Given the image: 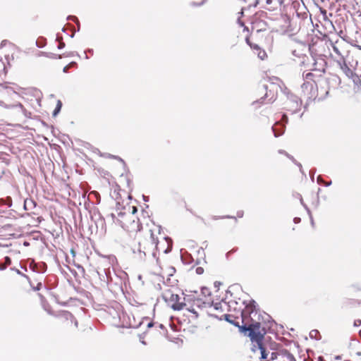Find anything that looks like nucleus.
Segmentation results:
<instances>
[{"label": "nucleus", "instance_id": "obj_12", "mask_svg": "<svg viewBox=\"0 0 361 361\" xmlns=\"http://www.w3.org/2000/svg\"><path fill=\"white\" fill-rule=\"evenodd\" d=\"M245 41L253 51L259 49L260 45L255 40L252 36L246 37Z\"/></svg>", "mask_w": 361, "mask_h": 361}, {"label": "nucleus", "instance_id": "obj_26", "mask_svg": "<svg viewBox=\"0 0 361 361\" xmlns=\"http://www.w3.org/2000/svg\"><path fill=\"white\" fill-rule=\"evenodd\" d=\"M361 325V320L360 319H356L354 322V326H360Z\"/></svg>", "mask_w": 361, "mask_h": 361}, {"label": "nucleus", "instance_id": "obj_11", "mask_svg": "<svg viewBox=\"0 0 361 361\" xmlns=\"http://www.w3.org/2000/svg\"><path fill=\"white\" fill-rule=\"evenodd\" d=\"M283 0H266L264 8L269 11H281Z\"/></svg>", "mask_w": 361, "mask_h": 361}, {"label": "nucleus", "instance_id": "obj_8", "mask_svg": "<svg viewBox=\"0 0 361 361\" xmlns=\"http://www.w3.org/2000/svg\"><path fill=\"white\" fill-rule=\"evenodd\" d=\"M263 361H296L293 355L290 352V349L279 345L275 350L271 353V356L267 359L261 358Z\"/></svg>", "mask_w": 361, "mask_h": 361}, {"label": "nucleus", "instance_id": "obj_22", "mask_svg": "<svg viewBox=\"0 0 361 361\" xmlns=\"http://www.w3.org/2000/svg\"><path fill=\"white\" fill-rule=\"evenodd\" d=\"M281 125L280 123H276L274 126V127H273V131L274 132L275 136H279V134H277V133H276V128H277V127H281Z\"/></svg>", "mask_w": 361, "mask_h": 361}, {"label": "nucleus", "instance_id": "obj_25", "mask_svg": "<svg viewBox=\"0 0 361 361\" xmlns=\"http://www.w3.org/2000/svg\"><path fill=\"white\" fill-rule=\"evenodd\" d=\"M279 153L280 154H284L288 158L290 159L291 160L294 161V158L291 156H290L288 154H287L286 152H283V151H279Z\"/></svg>", "mask_w": 361, "mask_h": 361}, {"label": "nucleus", "instance_id": "obj_20", "mask_svg": "<svg viewBox=\"0 0 361 361\" xmlns=\"http://www.w3.org/2000/svg\"><path fill=\"white\" fill-rule=\"evenodd\" d=\"M61 106H62V104H61V101H58L56 107L54 111V116L56 115L60 111Z\"/></svg>", "mask_w": 361, "mask_h": 361}, {"label": "nucleus", "instance_id": "obj_6", "mask_svg": "<svg viewBox=\"0 0 361 361\" xmlns=\"http://www.w3.org/2000/svg\"><path fill=\"white\" fill-rule=\"evenodd\" d=\"M228 309V304L224 301H220L214 304L213 302H208L205 316L207 315L211 317H214L218 319H225L227 322L239 326V322L229 320V316L225 312Z\"/></svg>", "mask_w": 361, "mask_h": 361}, {"label": "nucleus", "instance_id": "obj_7", "mask_svg": "<svg viewBox=\"0 0 361 361\" xmlns=\"http://www.w3.org/2000/svg\"><path fill=\"white\" fill-rule=\"evenodd\" d=\"M184 300V310L195 314V317L205 316L209 301H204L201 298H195L188 296L183 298Z\"/></svg>", "mask_w": 361, "mask_h": 361}, {"label": "nucleus", "instance_id": "obj_15", "mask_svg": "<svg viewBox=\"0 0 361 361\" xmlns=\"http://www.w3.org/2000/svg\"><path fill=\"white\" fill-rule=\"evenodd\" d=\"M341 69L347 77L349 78H353L355 73L346 64L342 66Z\"/></svg>", "mask_w": 361, "mask_h": 361}, {"label": "nucleus", "instance_id": "obj_34", "mask_svg": "<svg viewBox=\"0 0 361 361\" xmlns=\"http://www.w3.org/2000/svg\"><path fill=\"white\" fill-rule=\"evenodd\" d=\"M239 13L242 16L243 14V9H241V11L239 12Z\"/></svg>", "mask_w": 361, "mask_h": 361}, {"label": "nucleus", "instance_id": "obj_33", "mask_svg": "<svg viewBox=\"0 0 361 361\" xmlns=\"http://www.w3.org/2000/svg\"><path fill=\"white\" fill-rule=\"evenodd\" d=\"M213 219L215 220H217V219H219L220 217L219 216H214Z\"/></svg>", "mask_w": 361, "mask_h": 361}, {"label": "nucleus", "instance_id": "obj_4", "mask_svg": "<svg viewBox=\"0 0 361 361\" xmlns=\"http://www.w3.org/2000/svg\"><path fill=\"white\" fill-rule=\"evenodd\" d=\"M117 221L127 233L129 240L144 230L140 219L135 214H130V212L119 213Z\"/></svg>", "mask_w": 361, "mask_h": 361}, {"label": "nucleus", "instance_id": "obj_31", "mask_svg": "<svg viewBox=\"0 0 361 361\" xmlns=\"http://www.w3.org/2000/svg\"><path fill=\"white\" fill-rule=\"evenodd\" d=\"M238 23H240V25L241 26H243V25H244V23H243V22H241V21H240V17H238Z\"/></svg>", "mask_w": 361, "mask_h": 361}, {"label": "nucleus", "instance_id": "obj_14", "mask_svg": "<svg viewBox=\"0 0 361 361\" xmlns=\"http://www.w3.org/2000/svg\"><path fill=\"white\" fill-rule=\"evenodd\" d=\"M12 263V260L10 257L6 256L4 257V262H0V271L5 270L8 267H9Z\"/></svg>", "mask_w": 361, "mask_h": 361}, {"label": "nucleus", "instance_id": "obj_3", "mask_svg": "<svg viewBox=\"0 0 361 361\" xmlns=\"http://www.w3.org/2000/svg\"><path fill=\"white\" fill-rule=\"evenodd\" d=\"M312 64L310 72L302 73L304 82L301 85V90L305 97L308 99H314L318 95V82L323 78L325 73L324 68H317V62Z\"/></svg>", "mask_w": 361, "mask_h": 361}, {"label": "nucleus", "instance_id": "obj_24", "mask_svg": "<svg viewBox=\"0 0 361 361\" xmlns=\"http://www.w3.org/2000/svg\"><path fill=\"white\" fill-rule=\"evenodd\" d=\"M202 293L203 294H204V295H206V294L210 295L209 290V289L207 288H202Z\"/></svg>", "mask_w": 361, "mask_h": 361}, {"label": "nucleus", "instance_id": "obj_13", "mask_svg": "<svg viewBox=\"0 0 361 361\" xmlns=\"http://www.w3.org/2000/svg\"><path fill=\"white\" fill-rule=\"evenodd\" d=\"M35 206L36 204L32 199H26L24 201V209L26 211H31Z\"/></svg>", "mask_w": 361, "mask_h": 361}, {"label": "nucleus", "instance_id": "obj_2", "mask_svg": "<svg viewBox=\"0 0 361 361\" xmlns=\"http://www.w3.org/2000/svg\"><path fill=\"white\" fill-rule=\"evenodd\" d=\"M130 244L133 248L143 256L152 255L155 257L154 250H158V238L152 229H144L136 236L130 240Z\"/></svg>", "mask_w": 361, "mask_h": 361}, {"label": "nucleus", "instance_id": "obj_17", "mask_svg": "<svg viewBox=\"0 0 361 361\" xmlns=\"http://www.w3.org/2000/svg\"><path fill=\"white\" fill-rule=\"evenodd\" d=\"M205 0H189V4L192 6H198L204 3Z\"/></svg>", "mask_w": 361, "mask_h": 361}, {"label": "nucleus", "instance_id": "obj_29", "mask_svg": "<svg viewBox=\"0 0 361 361\" xmlns=\"http://www.w3.org/2000/svg\"><path fill=\"white\" fill-rule=\"evenodd\" d=\"M78 268L80 269L82 273H85V269L82 266L78 265Z\"/></svg>", "mask_w": 361, "mask_h": 361}, {"label": "nucleus", "instance_id": "obj_16", "mask_svg": "<svg viewBox=\"0 0 361 361\" xmlns=\"http://www.w3.org/2000/svg\"><path fill=\"white\" fill-rule=\"evenodd\" d=\"M255 53L261 60H264L267 58V52L260 47L259 49L255 50Z\"/></svg>", "mask_w": 361, "mask_h": 361}, {"label": "nucleus", "instance_id": "obj_18", "mask_svg": "<svg viewBox=\"0 0 361 361\" xmlns=\"http://www.w3.org/2000/svg\"><path fill=\"white\" fill-rule=\"evenodd\" d=\"M351 79L355 85L359 86L361 84V79L356 73H354V76Z\"/></svg>", "mask_w": 361, "mask_h": 361}, {"label": "nucleus", "instance_id": "obj_21", "mask_svg": "<svg viewBox=\"0 0 361 361\" xmlns=\"http://www.w3.org/2000/svg\"><path fill=\"white\" fill-rule=\"evenodd\" d=\"M228 315L229 316V320H233L235 322L238 321L240 322V324H241L240 319H239L238 317H234L233 315L228 314Z\"/></svg>", "mask_w": 361, "mask_h": 361}, {"label": "nucleus", "instance_id": "obj_27", "mask_svg": "<svg viewBox=\"0 0 361 361\" xmlns=\"http://www.w3.org/2000/svg\"><path fill=\"white\" fill-rule=\"evenodd\" d=\"M65 47V43L62 41H61L58 45V48L59 49H63Z\"/></svg>", "mask_w": 361, "mask_h": 361}, {"label": "nucleus", "instance_id": "obj_1", "mask_svg": "<svg viewBox=\"0 0 361 361\" xmlns=\"http://www.w3.org/2000/svg\"><path fill=\"white\" fill-rule=\"evenodd\" d=\"M241 324L239 328L242 332L248 333L252 341V350L259 358H266L267 350L264 345V329L262 327L260 315L255 310V302L252 300L241 312Z\"/></svg>", "mask_w": 361, "mask_h": 361}, {"label": "nucleus", "instance_id": "obj_19", "mask_svg": "<svg viewBox=\"0 0 361 361\" xmlns=\"http://www.w3.org/2000/svg\"><path fill=\"white\" fill-rule=\"evenodd\" d=\"M76 63L75 62H71L69 64H68L67 66H66L64 68H63V72L64 73H67L68 71V70L70 68H71L72 67L76 66Z\"/></svg>", "mask_w": 361, "mask_h": 361}, {"label": "nucleus", "instance_id": "obj_30", "mask_svg": "<svg viewBox=\"0 0 361 361\" xmlns=\"http://www.w3.org/2000/svg\"><path fill=\"white\" fill-rule=\"evenodd\" d=\"M137 212V208L135 207H133V211L130 214H135V213Z\"/></svg>", "mask_w": 361, "mask_h": 361}, {"label": "nucleus", "instance_id": "obj_23", "mask_svg": "<svg viewBox=\"0 0 361 361\" xmlns=\"http://www.w3.org/2000/svg\"><path fill=\"white\" fill-rule=\"evenodd\" d=\"M195 271L197 274H202L204 272V269L201 267H198L196 268Z\"/></svg>", "mask_w": 361, "mask_h": 361}, {"label": "nucleus", "instance_id": "obj_10", "mask_svg": "<svg viewBox=\"0 0 361 361\" xmlns=\"http://www.w3.org/2000/svg\"><path fill=\"white\" fill-rule=\"evenodd\" d=\"M262 92H264V96L261 97L263 100L262 103H271L277 98L278 87L273 83H270L269 85H263Z\"/></svg>", "mask_w": 361, "mask_h": 361}, {"label": "nucleus", "instance_id": "obj_5", "mask_svg": "<svg viewBox=\"0 0 361 361\" xmlns=\"http://www.w3.org/2000/svg\"><path fill=\"white\" fill-rule=\"evenodd\" d=\"M55 324L64 334L73 333L78 329L77 319L68 311H62L56 316Z\"/></svg>", "mask_w": 361, "mask_h": 361}, {"label": "nucleus", "instance_id": "obj_9", "mask_svg": "<svg viewBox=\"0 0 361 361\" xmlns=\"http://www.w3.org/2000/svg\"><path fill=\"white\" fill-rule=\"evenodd\" d=\"M162 298L165 302L174 310H184V300L178 294L174 293L171 289H166L162 293Z\"/></svg>", "mask_w": 361, "mask_h": 361}, {"label": "nucleus", "instance_id": "obj_28", "mask_svg": "<svg viewBox=\"0 0 361 361\" xmlns=\"http://www.w3.org/2000/svg\"><path fill=\"white\" fill-rule=\"evenodd\" d=\"M243 215H244L243 211H240V212H238V213H237V216L238 218H242L243 216Z\"/></svg>", "mask_w": 361, "mask_h": 361}, {"label": "nucleus", "instance_id": "obj_32", "mask_svg": "<svg viewBox=\"0 0 361 361\" xmlns=\"http://www.w3.org/2000/svg\"><path fill=\"white\" fill-rule=\"evenodd\" d=\"M153 325H154V324H153L152 322H149V323L147 324V326H148V327H152Z\"/></svg>", "mask_w": 361, "mask_h": 361}]
</instances>
